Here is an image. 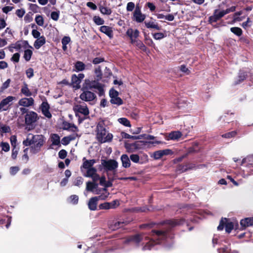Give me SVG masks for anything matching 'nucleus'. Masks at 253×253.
I'll use <instances>...</instances> for the list:
<instances>
[{
	"label": "nucleus",
	"mask_w": 253,
	"mask_h": 253,
	"mask_svg": "<svg viewBox=\"0 0 253 253\" xmlns=\"http://www.w3.org/2000/svg\"><path fill=\"white\" fill-rule=\"evenodd\" d=\"M100 31L108 36L110 39L113 37V31L112 28L107 26H102L100 27Z\"/></svg>",
	"instance_id": "21"
},
{
	"label": "nucleus",
	"mask_w": 253,
	"mask_h": 253,
	"mask_svg": "<svg viewBox=\"0 0 253 253\" xmlns=\"http://www.w3.org/2000/svg\"><path fill=\"white\" fill-rule=\"evenodd\" d=\"M142 239L143 238L142 236L137 234L127 237L124 241V243L128 244L130 242H133L136 244H139L142 241Z\"/></svg>",
	"instance_id": "13"
},
{
	"label": "nucleus",
	"mask_w": 253,
	"mask_h": 253,
	"mask_svg": "<svg viewBox=\"0 0 253 253\" xmlns=\"http://www.w3.org/2000/svg\"><path fill=\"white\" fill-rule=\"evenodd\" d=\"M32 141L33 145L30 148V152L33 154H36L41 151L42 147L45 142V138L42 134L33 135Z\"/></svg>",
	"instance_id": "2"
},
{
	"label": "nucleus",
	"mask_w": 253,
	"mask_h": 253,
	"mask_svg": "<svg viewBox=\"0 0 253 253\" xmlns=\"http://www.w3.org/2000/svg\"><path fill=\"white\" fill-rule=\"evenodd\" d=\"M46 42L45 38L43 36H41L37 39L34 43V46L37 49H39Z\"/></svg>",
	"instance_id": "22"
},
{
	"label": "nucleus",
	"mask_w": 253,
	"mask_h": 253,
	"mask_svg": "<svg viewBox=\"0 0 253 253\" xmlns=\"http://www.w3.org/2000/svg\"><path fill=\"white\" fill-rule=\"evenodd\" d=\"M102 136V138L100 137V136L97 137V140L101 143H105L106 142H110L112 141L113 138V135L111 133H108L106 137Z\"/></svg>",
	"instance_id": "30"
},
{
	"label": "nucleus",
	"mask_w": 253,
	"mask_h": 253,
	"mask_svg": "<svg viewBox=\"0 0 253 253\" xmlns=\"http://www.w3.org/2000/svg\"><path fill=\"white\" fill-rule=\"evenodd\" d=\"M122 163V166L125 168H129L130 166L129 158L126 154H123L121 157Z\"/></svg>",
	"instance_id": "25"
},
{
	"label": "nucleus",
	"mask_w": 253,
	"mask_h": 253,
	"mask_svg": "<svg viewBox=\"0 0 253 253\" xmlns=\"http://www.w3.org/2000/svg\"><path fill=\"white\" fill-rule=\"evenodd\" d=\"M98 184L94 182L88 181L86 182V190L88 191H92L97 187Z\"/></svg>",
	"instance_id": "39"
},
{
	"label": "nucleus",
	"mask_w": 253,
	"mask_h": 253,
	"mask_svg": "<svg viewBox=\"0 0 253 253\" xmlns=\"http://www.w3.org/2000/svg\"><path fill=\"white\" fill-rule=\"evenodd\" d=\"M34 100L33 98H23L21 99L18 102L20 106L29 107L34 105Z\"/></svg>",
	"instance_id": "17"
},
{
	"label": "nucleus",
	"mask_w": 253,
	"mask_h": 253,
	"mask_svg": "<svg viewBox=\"0 0 253 253\" xmlns=\"http://www.w3.org/2000/svg\"><path fill=\"white\" fill-rule=\"evenodd\" d=\"M144 24L146 28L148 29H155L157 30H160L161 29V27L159 26L155 20L145 21Z\"/></svg>",
	"instance_id": "20"
},
{
	"label": "nucleus",
	"mask_w": 253,
	"mask_h": 253,
	"mask_svg": "<svg viewBox=\"0 0 253 253\" xmlns=\"http://www.w3.org/2000/svg\"><path fill=\"white\" fill-rule=\"evenodd\" d=\"M74 67L76 72L83 71L85 68V65L83 62L78 61L75 63Z\"/></svg>",
	"instance_id": "31"
},
{
	"label": "nucleus",
	"mask_w": 253,
	"mask_h": 253,
	"mask_svg": "<svg viewBox=\"0 0 253 253\" xmlns=\"http://www.w3.org/2000/svg\"><path fill=\"white\" fill-rule=\"evenodd\" d=\"M127 224H128V221L127 220L115 221L110 225V228L113 230H116L119 228L124 227Z\"/></svg>",
	"instance_id": "18"
},
{
	"label": "nucleus",
	"mask_w": 253,
	"mask_h": 253,
	"mask_svg": "<svg viewBox=\"0 0 253 253\" xmlns=\"http://www.w3.org/2000/svg\"><path fill=\"white\" fill-rule=\"evenodd\" d=\"M93 20L97 25H101L104 23V20L99 16H94L93 18Z\"/></svg>",
	"instance_id": "46"
},
{
	"label": "nucleus",
	"mask_w": 253,
	"mask_h": 253,
	"mask_svg": "<svg viewBox=\"0 0 253 253\" xmlns=\"http://www.w3.org/2000/svg\"><path fill=\"white\" fill-rule=\"evenodd\" d=\"M15 99V97L9 96L2 99L0 102V112L8 110L9 107L8 105L9 102L12 101Z\"/></svg>",
	"instance_id": "11"
},
{
	"label": "nucleus",
	"mask_w": 253,
	"mask_h": 253,
	"mask_svg": "<svg viewBox=\"0 0 253 253\" xmlns=\"http://www.w3.org/2000/svg\"><path fill=\"white\" fill-rule=\"evenodd\" d=\"M218 11V9H215L214 11L213 14L212 16H211L209 18V22L211 24L212 23H214L219 20V18L216 16V13Z\"/></svg>",
	"instance_id": "40"
},
{
	"label": "nucleus",
	"mask_w": 253,
	"mask_h": 253,
	"mask_svg": "<svg viewBox=\"0 0 253 253\" xmlns=\"http://www.w3.org/2000/svg\"><path fill=\"white\" fill-rule=\"evenodd\" d=\"M82 87L84 89L90 90H93V89H97L98 91V94L99 96L104 95L105 93L103 85L96 79L91 81L89 79H85Z\"/></svg>",
	"instance_id": "1"
},
{
	"label": "nucleus",
	"mask_w": 253,
	"mask_h": 253,
	"mask_svg": "<svg viewBox=\"0 0 253 253\" xmlns=\"http://www.w3.org/2000/svg\"><path fill=\"white\" fill-rule=\"evenodd\" d=\"M227 221L228 218L222 217L217 227V230L221 231L225 227L226 232L230 233L234 228V224L232 222H228Z\"/></svg>",
	"instance_id": "4"
},
{
	"label": "nucleus",
	"mask_w": 253,
	"mask_h": 253,
	"mask_svg": "<svg viewBox=\"0 0 253 253\" xmlns=\"http://www.w3.org/2000/svg\"><path fill=\"white\" fill-rule=\"evenodd\" d=\"M38 119V114L34 111H29L25 116V124L27 126L32 125L37 122Z\"/></svg>",
	"instance_id": "8"
},
{
	"label": "nucleus",
	"mask_w": 253,
	"mask_h": 253,
	"mask_svg": "<svg viewBox=\"0 0 253 253\" xmlns=\"http://www.w3.org/2000/svg\"><path fill=\"white\" fill-rule=\"evenodd\" d=\"M121 136L124 138L131 139H133V140L143 139V137L144 136L143 135H139L137 136L130 135L128 134V133H126L125 132H123V131L121 132Z\"/></svg>",
	"instance_id": "28"
},
{
	"label": "nucleus",
	"mask_w": 253,
	"mask_h": 253,
	"mask_svg": "<svg viewBox=\"0 0 253 253\" xmlns=\"http://www.w3.org/2000/svg\"><path fill=\"white\" fill-rule=\"evenodd\" d=\"M33 54V51L29 49L25 50L24 53V58L26 61L30 60Z\"/></svg>",
	"instance_id": "41"
},
{
	"label": "nucleus",
	"mask_w": 253,
	"mask_h": 253,
	"mask_svg": "<svg viewBox=\"0 0 253 253\" xmlns=\"http://www.w3.org/2000/svg\"><path fill=\"white\" fill-rule=\"evenodd\" d=\"M230 31L238 37L241 36L243 34L242 30L240 28L237 27H231L230 28Z\"/></svg>",
	"instance_id": "38"
},
{
	"label": "nucleus",
	"mask_w": 253,
	"mask_h": 253,
	"mask_svg": "<svg viewBox=\"0 0 253 253\" xmlns=\"http://www.w3.org/2000/svg\"><path fill=\"white\" fill-rule=\"evenodd\" d=\"M110 101L111 104H116L118 106L122 105L124 103L123 100L118 96L111 98Z\"/></svg>",
	"instance_id": "37"
},
{
	"label": "nucleus",
	"mask_w": 253,
	"mask_h": 253,
	"mask_svg": "<svg viewBox=\"0 0 253 253\" xmlns=\"http://www.w3.org/2000/svg\"><path fill=\"white\" fill-rule=\"evenodd\" d=\"M84 162L82 165L83 168L85 169L93 168L89 160H86L85 158L83 159Z\"/></svg>",
	"instance_id": "47"
},
{
	"label": "nucleus",
	"mask_w": 253,
	"mask_h": 253,
	"mask_svg": "<svg viewBox=\"0 0 253 253\" xmlns=\"http://www.w3.org/2000/svg\"><path fill=\"white\" fill-rule=\"evenodd\" d=\"M185 222V219L184 218L177 219H170L166 220L163 223L169 225L171 227H175L183 225Z\"/></svg>",
	"instance_id": "10"
},
{
	"label": "nucleus",
	"mask_w": 253,
	"mask_h": 253,
	"mask_svg": "<svg viewBox=\"0 0 253 253\" xmlns=\"http://www.w3.org/2000/svg\"><path fill=\"white\" fill-rule=\"evenodd\" d=\"M60 11H53L51 13V18L54 21H57L59 19Z\"/></svg>",
	"instance_id": "57"
},
{
	"label": "nucleus",
	"mask_w": 253,
	"mask_h": 253,
	"mask_svg": "<svg viewBox=\"0 0 253 253\" xmlns=\"http://www.w3.org/2000/svg\"><path fill=\"white\" fill-rule=\"evenodd\" d=\"M145 15L142 13L141 8L137 4L133 14V19L138 23L142 22L145 19Z\"/></svg>",
	"instance_id": "9"
},
{
	"label": "nucleus",
	"mask_w": 253,
	"mask_h": 253,
	"mask_svg": "<svg viewBox=\"0 0 253 253\" xmlns=\"http://www.w3.org/2000/svg\"><path fill=\"white\" fill-rule=\"evenodd\" d=\"M20 56V55L19 53H15L12 55L11 60L14 62L18 63L19 61Z\"/></svg>",
	"instance_id": "62"
},
{
	"label": "nucleus",
	"mask_w": 253,
	"mask_h": 253,
	"mask_svg": "<svg viewBox=\"0 0 253 253\" xmlns=\"http://www.w3.org/2000/svg\"><path fill=\"white\" fill-rule=\"evenodd\" d=\"M81 90L83 91V92L81 93L80 98L83 101L85 102H90L94 100L96 98V95L95 94L91 91V90L84 89L83 87Z\"/></svg>",
	"instance_id": "5"
},
{
	"label": "nucleus",
	"mask_w": 253,
	"mask_h": 253,
	"mask_svg": "<svg viewBox=\"0 0 253 253\" xmlns=\"http://www.w3.org/2000/svg\"><path fill=\"white\" fill-rule=\"evenodd\" d=\"M119 122L126 126L130 127L131 126L129 121L126 118H122L118 119Z\"/></svg>",
	"instance_id": "44"
},
{
	"label": "nucleus",
	"mask_w": 253,
	"mask_h": 253,
	"mask_svg": "<svg viewBox=\"0 0 253 253\" xmlns=\"http://www.w3.org/2000/svg\"><path fill=\"white\" fill-rule=\"evenodd\" d=\"M21 92L26 96L29 97L32 95V92L30 91L28 87V84L24 83V85L21 89Z\"/></svg>",
	"instance_id": "33"
},
{
	"label": "nucleus",
	"mask_w": 253,
	"mask_h": 253,
	"mask_svg": "<svg viewBox=\"0 0 253 253\" xmlns=\"http://www.w3.org/2000/svg\"><path fill=\"white\" fill-rule=\"evenodd\" d=\"M99 10L100 12L104 15H109L112 13V10L111 8L103 5L99 6Z\"/></svg>",
	"instance_id": "36"
},
{
	"label": "nucleus",
	"mask_w": 253,
	"mask_h": 253,
	"mask_svg": "<svg viewBox=\"0 0 253 253\" xmlns=\"http://www.w3.org/2000/svg\"><path fill=\"white\" fill-rule=\"evenodd\" d=\"M132 44L135 45L138 49L141 50L143 52H147L148 51L147 47L143 43V42L138 39L134 41V42L131 43Z\"/></svg>",
	"instance_id": "19"
},
{
	"label": "nucleus",
	"mask_w": 253,
	"mask_h": 253,
	"mask_svg": "<svg viewBox=\"0 0 253 253\" xmlns=\"http://www.w3.org/2000/svg\"><path fill=\"white\" fill-rule=\"evenodd\" d=\"M73 110L75 113L76 117H78L79 113L84 116H88L89 114V109L86 105H76L73 107Z\"/></svg>",
	"instance_id": "7"
},
{
	"label": "nucleus",
	"mask_w": 253,
	"mask_h": 253,
	"mask_svg": "<svg viewBox=\"0 0 253 253\" xmlns=\"http://www.w3.org/2000/svg\"><path fill=\"white\" fill-rule=\"evenodd\" d=\"M167 232L164 231H161V230H152L151 232V235L152 236H156L158 238H166L167 236Z\"/></svg>",
	"instance_id": "26"
},
{
	"label": "nucleus",
	"mask_w": 253,
	"mask_h": 253,
	"mask_svg": "<svg viewBox=\"0 0 253 253\" xmlns=\"http://www.w3.org/2000/svg\"><path fill=\"white\" fill-rule=\"evenodd\" d=\"M252 25V21L251 20L250 18L249 17H248L247 18V21L243 22L242 24V26L243 27V28L246 29L248 27H251Z\"/></svg>",
	"instance_id": "54"
},
{
	"label": "nucleus",
	"mask_w": 253,
	"mask_h": 253,
	"mask_svg": "<svg viewBox=\"0 0 253 253\" xmlns=\"http://www.w3.org/2000/svg\"><path fill=\"white\" fill-rule=\"evenodd\" d=\"M166 36L163 33H156L153 34V37L156 40H160L164 38Z\"/></svg>",
	"instance_id": "51"
},
{
	"label": "nucleus",
	"mask_w": 253,
	"mask_h": 253,
	"mask_svg": "<svg viewBox=\"0 0 253 253\" xmlns=\"http://www.w3.org/2000/svg\"><path fill=\"white\" fill-rule=\"evenodd\" d=\"M172 153V151L168 149L159 150L154 153V158L156 160H158L161 159L163 156L170 155Z\"/></svg>",
	"instance_id": "15"
},
{
	"label": "nucleus",
	"mask_w": 253,
	"mask_h": 253,
	"mask_svg": "<svg viewBox=\"0 0 253 253\" xmlns=\"http://www.w3.org/2000/svg\"><path fill=\"white\" fill-rule=\"evenodd\" d=\"M76 137L73 135L64 137L61 140V143L64 145H67L70 141L75 139Z\"/></svg>",
	"instance_id": "34"
},
{
	"label": "nucleus",
	"mask_w": 253,
	"mask_h": 253,
	"mask_svg": "<svg viewBox=\"0 0 253 253\" xmlns=\"http://www.w3.org/2000/svg\"><path fill=\"white\" fill-rule=\"evenodd\" d=\"M0 146L1 147L2 150L4 152H8L10 150V146L7 142H1Z\"/></svg>",
	"instance_id": "50"
},
{
	"label": "nucleus",
	"mask_w": 253,
	"mask_h": 253,
	"mask_svg": "<svg viewBox=\"0 0 253 253\" xmlns=\"http://www.w3.org/2000/svg\"><path fill=\"white\" fill-rule=\"evenodd\" d=\"M237 134V131L236 130H233L222 134V137L225 138H231L235 137Z\"/></svg>",
	"instance_id": "43"
},
{
	"label": "nucleus",
	"mask_w": 253,
	"mask_h": 253,
	"mask_svg": "<svg viewBox=\"0 0 253 253\" xmlns=\"http://www.w3.org/2000/svg\"><path fill=\"white\" fill-rule=\"evenodd\" d=\"M104 126L105 123L104 120H101L98 122L96 126L97 130V137L100 136V137L102 138V136L106 135V130Z\"/></svg>",
	"instance_id": "14"
},
{
	"label": "nucleus",
	"mask_w": 253,
	"mask_h": 253,
	"mask_svg": "<svg viewBox=\"0 0 253 253\" xmlns=\"http://www.w3.org/2000/svg\"><path fill=\"white\" fill-rule=\"evenodd\" d=\"M109 96L111 98L119 96V92L114 88H111L109 91Z\"/></svg>",
	"instance_id": "58"
},
{
	"label": "nucleus",
	"mask_w": 253,
	"mask_h": 253,
	"mask_svg": "<svg viewBox=\"0 0 253 253\" xmlns=\"http://www.w3.org/2000/svg\"><path fill=\"white\" fill-rule=\"evenodd\" d=\"M36 23L40 26H42L44 24V20L43 17L41 15H36L35 18Z\"/></svg>",
	"instance_id": "45"
},
{
	"label": "nucleus",
	"mask_w": 253,
	"mask_h": 253,
	"mask_svg": "<svg viewBox=\"0 0 253 253\" xmlns=\"http://www.w3.org/2000/svg\"><path fill=\"white\" fill-rule=\"evenodd\" d=\"M176 171L179 172H184L187 171L185 163L178 165L176 168Z\"/></svg>",
	"instance_id": "48"
},
{
	"label": "nucleus",
	"mask_w": 253,
	"mask_h": 253,
	"mask_svg": "<svg viewBox=\"0 0 253 253\" xmlns=\"http://www.w3.org/2000/svg\"><path fill=\"white\" fill-rule=\"evenodd\" d=\"M109 202H104L103 203L100 204L99 205V210H109L110 209V207H109Z\"/></svg>",
	"instance_id": "56"
},
{
	"label": "nucleus",
	"mask_w": 253,
	"mask_h": 253,
	"mask_svg": "<svg viewBox=\"0 0 253 253\" xmlns=\"http://www.w3.org/2000/svg\"><path fill=\"white\" fill-rule=\"evenodd\" d=\"M26 74L28 78L31 79L34 76V70L32 68H29L26 71Z\"/></svg>",
	"instance_id": "61"
},
{
	"label": "nucleus",
	"mask_w": 253,
	"mask_h": 253,
	"mask_svg": "<svg viewBox=\"0 0 253 253\" xmlns=\"http://www.w3.org/2000/svg\"><path fill=\"white\" fill-rule=\"evenodd\" d=\"M130 160L134 163H137L139 161V156L137 154H131L130 156Z\"/></svg>",
	"instance_id": "63"
},
{
	"label": "nucleus",
	"mask_w": 253,
	"mask_h": 253,
	"mask_svg": "<svg viewBox=\"0 0 253 253\" xmlns=\"http://www.w3.org/2000/svg\"><path fill=\"white\" fill-rule=\"evenodd\" d=\"M83 181L84 179L82 177H77L74 181V185L75 186H80L83 183Z\"/></svg>",
	"instance_id": "59"
},
{
	"label": "nucleus",
	"mask_w": 253,
	"mask_h": 253,
	"mask_svg": "<svg viewBox=\"0 0 253 253\" xmlns=\"http://www.w3.org/2000/svg\"><path fill=\"white\" fill-rule=\"evenodd\" d=\"M101 164L106 171H113V177L112 180L117 179L116 169L118 167V162L115 160H101Z\"/></svg>",
	"instance_id": "3"
},
{
	"label": "nucleus",
	"mask_w": 253,
	"mask_h": 253,
	"mask_svg": "<svg viewBox=\"0 0 253 253\" xmlns=\"http://www.w3.org/2000/svg\"><path fill=\"white\" fill-rule=\"evenodd\" d=\"M125 147L128 152H132L134 149H137L138 148L136 142L131 144L126 143Z\"/></svg>",
	"instance_id": "32"
},
{
	"label": "nucleus",
	"mask_w": 253,
	"mask_h": 253,
	"mask_svg": "<svg viewBox=\"0 0 253 253\" xmlns=\"http://www.w3.org/2000/svg\"><path fill=\"white\" fill-rule=\"evenodd\" d=\"M97 169L95 168H91L87 169L86 173L84 174L85 177H91L95 173H96Z\"/></svg>",
	"instance_id": "42"
},
{
	"label": "nucleus",
	"mask_w": 253,
	"mask_h": 253,
	"mask_svg": "<svg viewBox=\"0 0 253 253\" xmlns=\"http://www.w3.org/2000/svg\"><path fill=\"white\" fill-rule=\"evenodd\" d=\"M140 32L137 29H133L132 28H128L126 32V35L129 37L130 40V43H132L138 39L139 36Z\"/></svg>",
	"instance_id": "12"
},
{
	"label": "nucleus",
	"mask_w": 253,
	"mask_h": 253,
	"mask_svg": "<svg viewBox=\"0 0 253 253\" xmlns=\"http://www.w3.org/2000/svg\"><path fill=\"white\" fill-rule=\"evenodd\" d=\"M145 43L150 46H154L155 44L153 42L152 40L149 38V36H145Z\"/></svg>",
	"instance_id": "55"
},
{
	"label": "nucleus",
	"mask_w": 253,
	"mask_h": 253,
	"mask_svg": "<svg viewBox=\"0 0 253 253\" xmlns=\"http://www.w3.org/2000/svg\"><path fill=\"white\" fill-rule=\"evenodd\" d=\"M242 227L246 228L253 225V217H247L242 219L240 221Z\"/></svg>",
	"instance_id": "24"
},
{
	"label": "nucleus",
	"mask_w": 253,
	"mask_h": 253,
	"mask_svg": "<svg viewBox=\"0 0 253 253\" xmlns=\"http://www.w3.org/2000/svg\"><path fill=\"white\" fill-rule=\"evenodd\" d=\"M70 202L74 205L78 204L79 201V197L76 195H72L69 197Z\"/></svg>",
	"instance_id": "49"
},
{
	"label": "nucleus",
	"mask_w": 253,
	"mask_h": 253,
	"mask_svg": "<svg viewBox=\"0 0 253 253\" xmlns=\"http://www.w3.org/2000/svg\"><path fill=\"white\" fill-rule=\"evenodd\" d=\"M182 135V132L180 131H172L169 134V139L170 140H176L180 138Z\"/></svg>",
	"instance_id": "29"
},
{
	"label": "nucleus",
	"mask_w": 253,
	"mask_h": 253,
	"mask_svg": "<svg viewBox=\"0 0 253 253\" xmlns=\"http://www.w3.org/2000/svg\"><path fill=\"white\" fill-rule=\"evenodd\" d=\"M103 197V195H100L99 196H95L89 199L88 203V209L91 211H95L96 210H97V205L98 204V201L99 200L105 199L108 197V195L105 196L104 197Z\"/></svg>",
	"instance_id": "6"
},
{
	"label": "nucleus",
	"mask_w": 253,
	"mask_h": 253,
	"mask_svg": "<svg viewBox=\"0 0 253 253\" xmlns=\"http://www.w3.org/2000/svg\"><path fill=\"white\" fill-rule=\"evenodd\" d=\"M0 133H7L10 131V127L6 125H1L0 126Z\"/></svg>",
	"instance_id": "52"
},
{
	"label": "nucleus",
	"mask_w": 253,
	"mask_h": 253,
	"mask_svg": "<svg viewBox=\"0 0 253 253\" xmlns=\"http://www.w3.org/2000/svg\"><path fill=\"white\" fill-rule=\"evenodd\" d=\"M81 81L77 78V76L76 74L72 75L71 85H73L76 89H79L81 87Z\"/></svg>",
	"instance_id": "23"
},
{
	"label": "nucleus",
	"mask_w": 253,
	"mask_h": 253,
	"mask_svg": "<svg viewBox=\"0 0 253 253\" xmlns=\"http://www.w3.org/2000/svg\"><path fill=\"white\" fill-rule=\"evenodd\" d=\"M50 139L52 145H57L60 146V139L58 134L54 133L50 136Z\"/></svg>",
	"instance_id": "27"
},
{
	"label": "nucleus",
	"mask_w": 253,
	"mask_h": 253,
	"mask_svg": "<svg viewBox=\"0 0 253 253\" xmlns=\"http://www.w3.org/2000/svg\"><path fill=\"white\" fill-rule=\"evenodd\" d=\"M94 74L95 75V79L99 82V81L101 80L102 77V73L101 69V67L100 66L95 68V69H94Z\"/></svg>",
	"instance_id": "35"
},
{
	"label": "nucleus",
	"mask_w": 253,
	"mask_h": 253,
	"mask_svg": "<svg viewBox=\"0 0 253 253\" xmlns=\"http://www.w3.org/2000/svg\"><path fill=\"white\" fill-rule=\"evenodd\" d=\"M11 80L10 79H7L4 83H3L1 86L0 87V90L3 91L9 86Z\"/></svg>",
	"instance_id": "53"
},
{
	"label": "nucleus",
	"mask_w": 253,
	"mask_h": 253,
	"mask_svg": "<svg viewBox=\"0 0 253 253\" xmlns=\"http://www.w3.org/2000/svg\"><path fill=\"white\" fill-rule=\"evenodd\" d=\"M248 77L247 72L240 70L238 73V76L234 82V85H236L242 83Z\"/></svg>",
	"instance_id": "16"
},
{
	"label": "nucleus",
	"mask_w": 253,
	"mask_h": 253,
	"mask_svg": "<svg viewBox=\"0 0 253 253\" xmlns=\"http://www.w3.org/2000/svg\"><path fill=\"white\" fill-rule=\"evenodd\" d=\"M67 155V151L64 149L61 150L58 153V156L61 159H65Z\"/></svg>",
	"instance_id": "64"
},
{
	"label": "nucleus",
	"mask_w": 253,
	"mask_h": 253,
	"mask_svg": "<svg viewBox=\"0 0 253 253\" xmlns=\"http://www.w3.org/2000/svg\"><path fill=\"white\" fill-rule=\"evenodd\" d=\"M105 61V58L104 57H96L93 59L92 63L94 65H96L99 64L101 62H103Z\"/></svg>",
	"instance_id": "60"
}]
</instances>
